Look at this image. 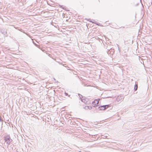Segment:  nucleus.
<instances>
[{
	"instance_id": "1",
	"label": "nucleus",
	"mask_w": 152,
	"mask_h": 152,
	"mask_svg": "<svg viewBox=\"0 0 152 152\" xmlns=\"http://www.w3.org/2000/svg\"><path fill=\"white\" fill-rule=\"evenodd\" d=\"M4 140L6 142V143L8 145L10 144V143L12 141V140L11 139L9 135H7L6 137H5Z\"/></svg>"
},
{
	"instance_id": "2",
	"label": "nucleus",
	"mask_w": 152,
	"mask_h": 152,
	"mask_svg": "<svg viewBox=\"0 0 152 152\" xmlns=\"http://www.w3.org/2000/svg\"><path fill=\"white\" fill-rule=\"evenodd\" d=\"M100 99H95L92 102V106L94 107L98 106H99V102Z\"/></svg>"
},
{
	"instance_id": "3",
	"label": "nucleus",
	"mask_w": 152,
	"mask_h": 152,
	"mask_svg": "<svg viewBox=\"0 0 152 152\" xmlns=\"http://www.w3.org/2000/svg\"><path fill=\"white\" fill-rule=\"evenodd\" d=\"M88 99L85 98V97H84V98L81 99V101L83 102L84 103L86 104V103L88 102Z\"/></svg>"
},
{
	"instance_id": "4",
	"label": "nucleus",
	"mask_w": 152,
	"mask_h": 152,
	"mask_svg": "<svg viewBox=\"0 0 152 152\" xmlns=\"http://www.w3.org/2000/svg\"><path fill=\"white\" fill-rule=\"evenodd\" d=\"M1 32L4 35H5L7 34V30L5 29H2L1 30Z\"/></svg>"
},
{
	"instance_id": "5",
	"label": "nucleus",
	"mask_w": 152,
	"mask_h": 152,
	"mask_svg": "<svg viewBox=\"0 0 152 152\" xmlns=\"http://www.w3.org/2000/svg\"><path fill=\"white\" fill-rule=\"evenodd\" d=\"M98 108L100 110H105V108L104 107V105L101 106L99 107Z\"/></svg>"
},
{
	"instance_id": "6",
	"label": "nucleus",
	"mask_w": 152,
	"mask_h": 152,
	"mask_svg": "<svg viewBox=\"0 0 152 152\" xmlns=\"http://www.w3.org/2000/svg\"><path fill=\"white\" fill-rule=\"evenodd\" d=\"M138 88V84L136 82L135 83V84L134 86V91H136L137 89Z\"/></svg>"
},
{
	"instance_id": "7",
	"label": "nucleus",
	"mask_w": 152,
	"mask_h": 152,
	"mask_svg": "<svg viewBox=\"0 0 152 152\" xmlns=\"http://www.w3.org/2000/svg\"><path fill=\"white\" fill-rule=\"evenodd\" d=\"M110 50L111 54L113 55L114 53V49H113L112 48L110 49Z\"/></svg>"
},
{
	"instance_id": "8",
	"label": "nucleus",
	"mask_w": 152,
	"mask_h": 152,
	"mask_svg": "<svg viewBox=\"0 0 152 152\" xmlns=\"http://www.w3.org/2000/svg\"><path fill=\"white\" fill-rule=\"evenodd\" d=\"M104 107L105 108V109H106L109 107H110V105L109 104L104 105Z\"/></svg>"
},
{
	"instance_id": "9",
	"label": "nucleus",
	"mask_w": 152,
	"mask_h": 152,
	"mask_svg": "<svg viewBox=\"0 0 152 152\" xmlns=\"http://www.w3.org/2000/svg\"><path fill=\"white\" fill-rule=\"evenodd\" d=\"M107 50H108L107 51V53L108 54H110L111 55V51H110V49H108Z\"/></svg>"
},
{
	"instance_id": "10",
	"label": "nucleus",
	"mask_w": 152,
	"mask_h": 152,
	"mask_svg": "<svg viewBox=\"0 0 152 152\" xmlns=\"http://www.w3.org/2000/svg\"><path fill=\"white\" fill-rule=\"evenodd\" d=\"M78 95L80 97V99L81 100V99H83V96L82 95H81V94H78Z\"/></svg>"
},
{
	"instance_id": "11",
	"label": "nucleus",
	"mask_w": 152,
	"mask_h": 152,
	"mask_svg": "<svg viewBox=\"0 0 152 152\" xmlns=\"http://www.w3.org/2000/svg\"><path fill=\"white\" fill-rule=\"evenodd\" d=\"M83 108L84 109H85V110H87L89 108L88 106H85V107H83Z\"/></svg>"
},
{
	"instance_id": "12",
	"label": "nucleus",
	"mask_w": 152,
	"mask_h": 152,
	"mask_svg": "<svg viewBox=\"0 0 152 152\" xmlns=\"http://www.w3.org/2000/svg\"><path fill=\"white\" fill-rule=\"evenodd\" d=\"M117 46H118V50L119 52V53H120L121 52V49H120V48L119 47V46L117 44Z\"/></svg>"
},
{
	"instance_id": "13",
	"label": "nucleus",
	"mask_w": 152,
	"mask_h": 152,
	"mask_svg": "<svg viewBox=\"0 0 152 152\" xmlns=\"http://www.w3.org/2000/svg\"><path fill=\"white\" fill-rule=\"evenodd\" d=\"M89 108L88 109L89 110H91L92 109V107L91 106H88Z\"/></svg>"
},
{
	"instance_id": "14",
	"label": "nucleus",
	"mask_w": 152,
	"mask_h": 152,
	"mask_svg": "<svg viewBox=\"0 0 152 152\" xmlns=\"http://www.w3.org/2000/svg\"><path fill=\"white\" fill-rule=\"evenodd\" d=\"M3 121V120L2 119L1 117L0 116V121L2 122Z\"/></svg>"
},
{
	"instance_id": "15",
	"label": "nucleus",
	"mask_w": 152,
	"mask_h": 152,
	"mask_svg": "<svg viewBox=\"0 0 152 152\" xmlns=\"http://www.w3.org/2000/svg\"><path fill=\"white\" fill-rule=\"evenodd\" d=\"M65 94V95L66 96H67V95H68V94L67 93H66V92H65V93H64Z\"/></svg>"
},
{
	"instance_id": "16",
	"label": "nucleus",
	"mask_w": 152,
	"mask_h": 152,
	"mask_svg": "<svg viewBox=\"0 0 152 152\" xmlns=\"http://www.w3.org/2000/svg\"><path fill=\"white\" fill-rule=\"evenodd\" d=\"M59 6L61 8H62V9H64V7H62V6L61 5H59Z\"/></svg>"
},
{
	"instance_id": "17",
	"label": "nucleus",
	"mask_w": 152,
	"mask_h": 152,
	"mask_svg": "<svg viewBox=\"0 0 152 152\" xmlns=\"http://www.w3.org/2000/svg\"><path fill=\"white\" fill-rule=\"evenodd\" d=\"M87 20L88 21H91V19L90 18L88 19H87Z\"/></svg>"
},
{
	"instance_id": "18",
	"label": "nucleus",
	"mask_w": 152,
	"mask_h": 152,
	"mask_svg": "<svg viewBox=\"0 0 152 152\" xmlns=\"http://www.w3.org/2000/svg\"><path fill=\"white\" fill-rule=\"evenodd\" d=\"M89 22H92V23H94V22H93V21H89Z\"/></svg>"
},
{
	"instance_id": "19",
	"label": "nucleus",
	"mask_w": 152,
	"mask_h": 152,
	"mask_svg": "<svg viewBox=\"0 0 152 152\" xmlns=\"http://www.w3.org/2000/svg\"><path fill=\"white\" fill-rule=\"evenodd\" d=\"M51 55L50 54H49V55H48V56L50 57V56H51Z\"/></svg>"
},
{
	"instance_id": "20",
	"label": "nucleus",
	"mask_w": 152,
	"mask_h": 152,
	"mask_svg": "<svg viewBox=\"0 0 152 152\" xmlns=\"http://www.w3.org/2000/svg\"><path fill=\"white\" fill-rule=\"evenodd\" d=\"M61 64L62 65H63V66L64 65V64Z\"/></svg>"
},
{
	"instance_id": "21",
	"label": "nucleus",
	"mask_w": 152,
	"mask_h": 152,
	"mask_svg": "<svg viewBox=\"0 0 152 152\" xmlns=\"http://www.w3.org/2000/svg\"><path fill=\"white\" fill-rule=\"evenodd\" d=\"M93 20V21H94V20Z\"/></svg>"
}]
</instances>
